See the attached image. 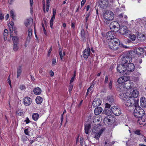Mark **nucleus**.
Returning <instances> with one entry per match:
<instances>
[{
    "label": "nucleus",
    "instance_id": "nucleus-21",
    "mask_svg": "<svg viewBox=\"0 0 146 146\" xmlns=\"http://www.w3.org/2000/svg\"><path fill=\"white\" fill-rule=\"evenodd\" d=\"M141 106L142 107H146V100L145 97H142L140 99Z\"/></svg>",
    "mask_w": 146,
    "mask_h": 146
},
{
    "label": "nucleus",
    "instance_id": "nucleus-61",
    "mask_svg": "<svg viewBox=\"0 0 146 146\" xmlns=\"http://www.w3.org/2000/svg\"><path fill=\"white\" fill-rule=\"evenodd\" d=\"M24 132L26 135H29V133L28 132V130L27 129H25L24 131Z\"/></svg>",
    "mask_w": 146,
    "mask_h": 146
},
{
    "label": "nucleus",
    "instance_id": "nucleus-18",
    "mask_svg": "<svg viewBox=\"0 0 146 146\" xmlns=\"http://www.w3.org/2000/svg\"><path fill=\"white\" fill-rule=\"evenodd\" d=\"M102 101L99 99H95L93 102L92 105L94 107L100 106L101 104Z\"/></svg>",
    "mask_w": 146,
    "mask_h": 146
},
{
    "label": "nucleus",
    "instance_id": "nucleus-32",
    "mask_svg": "<svg viewBox=\"0 0 146 146\" xmlns=\"http://www.w3.org/2000/svg\"><path fill=\"white\" fill-rule=\"evenodd\" d=\"M102 132V131L100 130L98 132H96L94 138L98 139H99L100 135Z\"/></svg>",
    "mask_w": 146,
    "mask_h": 146
},
{
    "label": "nucleus",
    "instance_id": "nucleus-36",
    "mask_svg": "<svg viewBox=\"0 0 146 146\" xmlns=\"http://www.w3.org/2000/svg\"><path fill=\"white\" fill-rule=\"evenodd\" d=\"M55 19V17H52L50 22V25L51 29L53 28V22Z\"/></svg>",
    "mask_w": 146,
    "mask_h": 146
},
{
    "label": "nucleus",
    "instance_id": "nucleus-40",
    "mask_svg": "<svg viewBox=\"0 0 146 146\" xmlns=\"http://www.w3.org/2000/svg\"><path fill=\"white\" fill-rule=\"evenodd\" d=\"M101 117L100 116H99V117H98L97 118H96L94 119L93 121V122L94 123L95 122H100V121L101 120Z\"/></svg>",
    "mask_w": 146,
    "mask_h": 146
},
{
    "label": "nucleus",
    "instance_id": "nucleus-52",
    "mask_svg": "<svg viewBox=\"0 0 146 146\" xmlns=\"http://www.w3.org/2000/svg\"><path fill=\"white\" fill-rule=\"evenodd\" d=\"M52 50V47L51 46L50 47V49L49 50L48 52V56H50V53H51V51Z\"/></svg>",
    "mask_w": 146,
    "mask_h": 146
},
{
    "label": "nucleus",
    "instance_id": "nucleus-51",
    "mask_svg": "<svg viewBox=\"0 0 146 146\" xmlns=\"http://www.w3.org/2000/svg\"><path fill=\"white\" fill-rule=\"evenodd\" d=\"M106 105V108H110L111 105L110 104H109L108 103H106L105 104Z\"/></svg>",
    "mask_w": 146,
    "mask_h": 146
},
{
    "label": "nucleus",
    "instance_id": "nucleus-11",
    "mask_svg": "<svg viewBox=\"0 0 146 146\" xmlns=\"http://www.w3.org/2000/svg\"><path fill=\"white\" fill-rule=\"evenodd\" d=\"M32 34V30L31 29H29L28 32V36L26 40L25 43V47H27V45L29 44L30 40L31 38Z\"/></svg>",
    "mask_w": 146,
    "mask_h": 146
},
{
    "label": "nucleus",
    "instance_id": "nucleus-26",
    "mask_svg": "<svg viewBox=\"0 0 146 146\" xmlns=\"http://www.w3.org/2000/svg\"><path fill=\"white\" fill-rule=\"evenodd\" d=\"M104 111L107 115H111V114L113 113L112 110V107L111 109L110 108L106 109Z\"/></svg>",
    "mask_w": 146,
    "mask_h": 146
},
{
    "label": "nucleus",
    "instance_id": "nucleus-23",
    "mask_svg": "<svg viewBox=\"0 0 146 146\" xmlns=\"http://www.w3.org/2000/svg\"><path fill=\"white\" fill-rule=\"evenodd\" d=\"M136 53L138 54H141L143 53L144 48H137L135 49Z\"/></svg>",
    "mask_w": 146,
    "mask_h": 146
},
{
    "label": "nucleus",
    "instance_id": "nucleus-19",
    "mask_svg": "<svg viewBox=\"0 0 146 146\" xmlns=\"http://www.w3.org/2000/svg\"><path fill=\"white\" fill-rule=\"evenodd\" d=\"M117 81V82H118V83L119 84H121V83H124L123 82V80L122 76L120 77L119 78H118V79ZM128 83H129V84H127V83H125L124 84V85H125V84H127V85H129V82H128ZM125 86H124V85L123 86H121V85H120L119 84V85H118L117 89L118 88L120 87V88H121L122 87H124Z\"/></svg>",
    "mask_w": 146,
    "mask_h": 146
},
{
    "label": "nucleus",
    "instance_id": "nucleus-41",
    "mask_svg": "<svg viewBox=\"0 0 146 146\" xmlns=\"http://www.w3.org/2000/svg\"><path fill=\"white\" fill-rule=\"evenodd\" d=\"M4 18V15L0 11V22H1Z\"/></svg>",
    "mask_w": 146,
    "mask_h": 146
},
{
    "label": "nucleus",
    "instance_id": "nucleus-35",
    "mask_svg": "<svg viewBox=\"0 0 146 146\" xmlns=\"http://www.w3.org/2000/svg\"><path fill=\"white\" fill-rule=\"evenodd\" d=\"M129 36L128 37L130 38L131 40L132 41H134L136 38V36L135 35L133 34V35H128Z\"/></svg>",
    "mask_w": 146,
    "mask_h": 146
},
{
    "label": "nucleus",
    "instance_id": "nucleus-10",
    "mask_svg": "<svg viewBox=\"0 0 146 146\" xmlns=\"http://www.w3.org/2000/svg\"><path fill=\"white\" fill-rule=\"evenodd\" d=\"M116 35L115 32L113 31H110L107 33L106 37L107 39L111 40L116 38H115Z\"/></svg>",
    "mask_w": 146,
    "mask_h": 146
},
{
    "label": "nucleus",
    "instance_id": "nucleus-42",
    "mask_svg": "<svg viewBox=\"0 0 146 146\" xmlns=\"http://www.w3.org/2000/svg\"><path fill=\"white\" fill-rule=\"evenodd\" d=\"M11 16L13 19H14V17H15L14 13L13 11L11 10L10 13Z\"/></svg>",
    "mask_w": 146,
    "mask_h": 146
},
{
    "label": "nucleus",
    "instance_id": "nucleus-28",
    "mask_svg": "<svg viewBox=\"0 0 146 146\" xmlns=\"http://www.w3.org/2000/svg\"><path fill=\"white\" fill-rule=\"evenodd\" d=\"M12 36H11L10 37H12L13 43H17L19 42V38L17 36H13V35L12 34Z\"/></svg>",
    "mask_w": 146,
    "mask_h": 146
},
{
    "label": "nucleus",
    "instance_id": "nucleus-50",
    "mask_svg": "<svg viewBox=\"0 0 146 146\" xmlns=\"http://www.w3.org/2000/svg\"><path fill=\"white\" fill-rule=\"evenodd\" d=\"M108 100L110 102L112 103L113 102V99L112 97H111L110 98H108Z\"/></svg>",
    "mask_w": 146,
    "mask_h": 146
},
{
    "label": "nucleus",
    "instance_id": "nucleus-2",
    "mask_svg": "<svg viewBox=\"0 0 146 146\" xmlns=\"http://www.w3.org/2000/svg\"><path fill=\"white\" fill-rule=\"evenodd\" d=\"M132 58L129 56H124L121 58V64L123 66L127 68L128 71L130 72L133 71L135 69L134 64L131 63Z\"/></svg>",
    "mask_w": 146,
    "mask_h": 146
},
{
    "label": "nucleus",
    "instance_id": "nucleus-34",
    "mask_svg": "<svg viewBox=\"0 0 146 146\" xmlns=\"http://www.w3.org/2000/svg\"><path fill=\"white\" fill-rule=\"evenodd\" d=\"M3 35L4 40L5 41H6L7 40L8 35V31L6 29H5L4 30Z\"/></svg>",
    "mask_w": 146,
    "mask_h": 146
},
{
    "label": "nucleus",
    "instance_id": "nucleus-31",
    "mask_svg": "<svg viewBox=\"0 0 146 146\" xmlns=\"http://www.w3.org/2000/svg\"><path fill=\"white\" fill-rule=\"evenodd\" d=\"M36 102L38 104H40L42 102V98L40 96H38L36 99Z\"/></svg>",
    "mask_w": 146,
    "mask_h": 146
},
{
    "label": "nucleus",
    "instance_id": "nucleus-38",
    "mask_svg": "<svg viewBox=\"0 0 146 146\" xmlns=\"http://www.w3.org/2000/svg\"><path fill=\"white\" fill-rule=\"evenodd\" d=\"M122 77L124 82H125L128 81L129 79V76H123Z\"/></svg>",
    "mask_w": 146,
    "mask_h": 146
},
{
    "label": "nucleus",
    "instance_id": "nucleus-13",
    "mask_svg": "<svg viewBox=\"0 0 146 146\" xmlns=\"http://www.w3.org/2000/svg\"><path fill=\"white\" fill-rule=\"evenodd\" d=\"M112 110L113 113L116 116L119 115L121 113V111L119 108L113 106L112 107Z\"/></svg>",
    "mask_w": 146,
    "mask_h": 146
},
{
    "label": "nucleus",
    "instance_id": "nucleus-54",
    "mask_svg": "<svg viewBox=\"0 0 146 146\" xmlns=\"http://www.w3.org/2000/svg\"><path fill=\"white\" fill-rule=\"evenodd\" d=\"M108 76H106L105 78V84H107L108 82Z\"/></svg>",
    "mask_w": 146,
    "mask_h": 146
},
{
    "label": "nucleus",
    "instance_id": "nucleus-60",
    "mask_svg": "<svg viewBox=\"0 0 146 146\" xmlns=\"http://www.w3.org/2000/svg\"><path fill=\"white\" fill-rule=\"evenodd\" d=\"M83 138L82 137H81L80 140V143L81 145L83 144Z\"/></svg>",
    "mask_w": 146,
    "mask_h": 146
},
{
    "label": "nucleus",
    "instance_id": "nucleus-43",
    "mask_svg": "<svg viewBox=\"0 0 146 146\" xmlns=\"http://www.w3.org/2000/svg\"><path fill=\"white\" fill-rule=\"evenodd\" d=\"M73 85H72L71 84H70V85H69V92L70 93L71 92V91L72 90V89L73 88Z\"/></svg>",
    "mask_w": 146,
    "mask_h": 146
},
{
    "label": "nucleus",
    "instance_id": "nucleus-53",
    "mask_svg": "<svg viewBox=\"0 0 146 146\" xmlns=\"http://www.w3.org/2000/svg\"><path fill=\"white\" fill-rule=\"evenodd\" d=\"M43 9L44 13H45V1H44V3H43Z\"/></svg>",
    "mask_w": 146,
    "mask_h": 146
},
{
    "label": "nucleus",
    "instance_id": "nucleus-44",
    "mask_svg": "<svg viewBox=\"0 0 146 146\" xmlns=\"http://www.w3.org/2000/svg\"><path fill=\"white\" fill-rule=\"evenodd\" d=\"M134 133L137 135H140L141 134V133L140 132V131L139 130H137L134 131Z\"/></svg>",
    "mask_w": 146,
    "mask_h": 146
},
{
    "label": "nucleus",
    "instance_id": "nucleus-49",
    "mask_svg": "<svg viewBox=\"0 0 146 146\" xmlns=\"http://www.w3.org/2000/svg\"><path fill=\"white\" fill-rule=\"evenodd\" d=\"M56 14V10L55 9H53V15L52 17H55Z\"/></svg>",
    "mask_w": 146,
    "mask_h": 146
},
{
    "label": "nucleus",
    "instance_id": "nucleus-27",
    "mask_svg": "<svg viewBox=\"0 0 146 146\" xmlns=\"http://www.w3.org/2000/svg\"><path fill=\"white\" fill-rule=\"evenodd\" d=\"M22 66H20L17 68V78H19L21 75L22 72Z\"/></svg>",
    "mask_w": 146,
    "mask_h": 146
},
{
    "label": "nucleus",
    "instance_id": "nucleus-46",
    "mask_svg": "<svg viewBox=\"0 0 146 146\" xmlns=\"http://www.w3.org/2000/svg\"><path fill=\"white\" fill-rule=\"evenodd\" d=\"M56 62V60L55 58H53L52 59V64L53 65H54L55 64Z\"/></svg>",
    "mask_w": 146,
    "mask_h": 146
},
{
    "label": "nucleus",
    "instance_id": "nucleus-9",
    "mask_svg": "<svg viewBox=\"0 0 146 146\" xmlns=\"http://www.w3.org/2000/svg\"><path fill=\"white\" fill-rule=\"evenodd\" d=\"M126 67H124L122 64H119L118 65L117 67V71L119 73H123L125 72V74H127V72H129L128 71V69Z\"/></svg>",
    "mask_w": 146,
    "mask_h": 146
},
{
    "label": "nucleus",
    "instance_id": "nucleus-20",
    "mask_svg": "<svg viewBox=\"0 0 146 146\" xmlns=\"http://www.w3.org/2000/svg\"><path fill=\"white\" fill-rule=\"evenodd\" d=\"M33 23V19L31 18L26 20L25 22V24L27 27H28L32 25Z\"/></svg>",
    "mask_w": 146,
    "mask_h": 146
},
{
    "label": "nucleus",
    "instance_id": "nucleus-5",
    "mask_svg": "<svg viewBox=\"0 0 146 146\" xmlns=\"http://www.w3.org/2000/svg\"><path fill=\"white\" fill-rule=\"evenodd\" d=\"M104 22L106 24H108L110 22L113 20L114 18V14L111 11H106L104 15Z\"/></svg>",
    "mask_w": 146,
    "mask_h": 146
},
{
    "label": "nucleus",
    "instance_id": "nucleus-55",
    "mask_svg": "<svg viewBox=\"0 0 146 146\" xmlns=\"http://www.w3.org/2000/svg\"><path fill=\"white\" fill-rule=\"evenodd\" d=\"M63 114H62L61 115V117H60V120H61V123H62V121H63Z\"/></svg>",
    "mask_w": 146,
    "mask_h": 146
},
{
    "label": "nucleus",
    "instance_id": "nucleus-8",
    "mask_svg": "<svg viewBox=\"0 0 146 146\" xmlns=\"http://www.w3.org/2000/svg\"><path fill=\"white\" fill-rule=\"evenodd\" d=\"M119 31L121 34L124 35L125 36H128L130 33V31L128 30L127 27L125 26L119 28Z\"/></svg>",
    "mask_w": 146,
    "mask_h": 146
},
{
    "label": "nucleus",
    "instance_id": "nucleus-45",
    "mask_svg": "<svg viewBox=\"0 0 146 146\" xmlns=\"http://www.w3.org/2000/svg\"><path fill=\"white\" fill-rule=\"evenodd\" d=\"M113 83V82L111 80H110V83L109 84V87L110 89H111L112 88V86Z\"/></svg>",
    "mask_w": 146,
    "mask_h": 146
},
{
    "label": "nucleus",
    "instance_id": "nucleus-63",
    "mask_svg": "<svg viewBox=\"0 0 146 146\" xmlns=\"http://www.w3.org/2000/svg\"><path fill=\"white\" fill-rule=\"evenodd\" d=\"M50 76H53L54 75V73L52 70H51L50 71Z\"/></svg>",
    "mask_w": 146,
    "mask_h": 146
},
{
    "label": "nucleus",
    "instance_id": "nucleus-4",
    "mask_svg": "<svg viewBox=\"0 0 146 146\" xmlns=\"http://www.w3.org/2000/svg\"><path fill=\"white\" fill-rule=\"evenodd\" d=\"M122 99L125 100V104L127 107L136 106L138 105L139 101L132 97L127 96Z\"/></svg>",
    "mask_w": 146,
    "mask_h": 146
},
{
    "label": "nucleus",
    "instance_id": "nucleus-37",
    "mask_svg": "<svg viewBox=\"0 0 146 146\" xmlns=\"http://www.w3.org/2000/svg\"><path fill=\"white\" fill-rule=\"evenodd\" d=\"M13 50L15 51H17L18 49V43H13Z\"/></svg>",
    "mask_w": 146,
    "mask_h": 146
},
{
    "label": "nucleus",
    "instance_id": "nucleus-47",
    "mask_svg": "<svg viewBox=\"0 0 146 146\" xmlns=\"http://www.w3.org/2000/svg\"><path fill=\"white\" fill-rule=\"evenodd\" d=\"M25 121L27 124H28L30 122V121L28 117L26 118Z\"/></svg>",
    "mask_w": 146,
    "mask_h": 146
},
{
    "label": "nucleus",
    "instance_id": "nucleus-7",
    "mask_svg": "<svg viewBox=\"0 0 146 146\" xmlns=\"http://www.w3.org/2000/svg\"><path fill=\"white\" fill-rule=\"evenodd\" d=\"M110 27L111 30L115 32H118L119 30V24L117 22L115 21L111 22Z\"/></svg>",
    "mask_w": 146,
    "mask_h": 146
},
{
    "label": "nucleus",
    "instance_id": "nucleus-58",
    "mask_svg": "<svg viewBox=\"0 0 146 146\" xmlns=\"http://www.w3.org/2000/svg\"><path fill=\"white\" fill-rule=\"evenodd\" d=\"M59 54L60 56L61 60H62L63 56H62V54L61 51H60L59 52Z\"/></svg>",
    "mask_w": 146,
    "mask_h": 146
},
{
    "label": "nucleus",
    "instance_id": "nucleus-1",
    "mask_svg": "<svg viewBox=\"0 0 146 146\" xmlns=\"http://www.w3.org/2000/svg\"><path fill=\"white\" fill-rule=\"evenodd\" d=\"M129 85L125 84V86L122 87L121 88H118L117 90L119 92V97L122 99H124L127 96L132 97L135 98H137L139 95V92L135 88H131L130 81L129 82Z\"/></svg>",
    "mask_w": 146,
    "mask_h": 146
},
{
    "label": "nucleus",
    "instance_id": "nucleus-33",
    "mask_svg": "<svg viewBox=\"0 0 146 146\" xmlns=\"http://www.w3.org/2000/svg\"><path fill=\"white\" fill-rule=\"evenodd\" d=\"M137 39L140 41H143L145 39V36L144 35H140L138 36Z\"/></svg>",
    "mask_w": 146,
    "mask_h": 146
},
{
    "label": "nucleus",
    "instance_id": "nucleus-17",
    "mask_svg": "<svg viewBox=\"0 0 146 146\" xmlns=\"http://www.w3.org/2000/svg\"><path fill=\"white\" fill-rule=\"evenodd\" d=\"M134 62L135 65L138 68H140L141 67L139 64H141L142 62V59H141V56H139L138 58L136 59V60L134 61Z\"/></svg>",
    "mask_w": 146,
    "mask_h": 146
},
{
    "label": "nucleus",
    "instance_id": "nucleus-48",
    "mask_svg": "<svg viewBox=\"0 0 146 146\" xmlns=\"http://www.w3.org/2000/svg\"><path fill=\"white\" fill-rule=\"evenodd\" d=\"M20 88L21 90H23L25 89V87L24 85H22L20 86Z\"/></svg>",
    "mask_w": 146,
    "mask_h": 146
},
{
    "label": "nucleus",
    "instance_id": "nucleus-24",
    "mask_svg": "<svg viewBox=\"0 0 146 146\" xmlns=\"http://www.w3.org/2000/svg\"><path fill=\"white\" fill-rule=\"evenodd\" d=\"M41 89L39 87L36 88L33 90V92L36 95L40 94L41 93Z\"/></svg>",
    "mask_w": 146,
    "mask_h": 146
},
{
    "label": "nucleus",
    "instance_id": "nucleus-25",
    "mask_svg": "<svg viewBox=\"0 0 146 146\" xmlns=\"http://www.w3.org/2000/svg\"><path fill=\"white\" fill-rule=\"evenodd\" d=\"M14 23L13 22L11 21L9 23V24H8V26L10 28V35L11 36H12V33L13 32V26H14Z\"/></svg>",
    "mask_w": 146,
    "mask_h": 146
},
{
    "label": "nucleus",
    "instance_id": "nucleus-56",
    "mask_svg": "<svg viewBox=\"0 0 146 146\" xmlns=\"http://www.w3.org/2000/svg\"><path fill=\"white\" fill-rule=\"evenodd\" d=\"M89 17V15L88 14L86 15V22H87L88 20Z\"/></svg>",
    "mask_w": 146,
    "mask_h": 146
},
{
    "label": "nucleus",
    "instance_id": "nucleus-22",
    "mask_svg": "<svg viewBox=\"0 0 146 146\" xmlns=\"http://www.w3.org/2000/svg\"><path fill=\"white\" fill-rule=\"evenodd\" d=\"M102 109L101 107H99L96 108L94 110V113L95 115H98L102 111Z\"/></svg>",
    "mask_w": 146,
    "mask_h": 146
},
{
    "label": "nucleus",
    "instance_id": "nucleus-59",
    "mask_svg": "<svg viewBox=\"0 0 146 146\" xmlns=\"http://www.w3.org/2000/svg\"><path fill=\"white\" fill-rule=\"evenodd\" d=\"M86 0H82L81 2V4L82 6L86 2Z\"/></svg>",
    "mask_w": 146,
    "mask_h": 146
},
{
    "label": "nucleus",
    "instance_id": "nucleus-57",
    "mask_svg": "<svg viewBox=\"0 0 146 146\" xmlns=\"http://www.w3.org/2000/svg\"><path fill=\"white\" fill-rule=\"evenodd\" d=\"M49 7V4H46V11L47 12H48V11Z\"/></svg>",
    "mask_w": 146,
    "mask_h": 146
},
{
    "label": "nucleus",
    "instance_id": "nucleus-64",
    "mask_svg": "<svg viewBox=\"0 0 146 146\" xmlns=\"http://www.w3.org/2000/svg\"><path fill=\"white\" fill-rule=\"evenodd\" d=\"M109 143H110V140L108 139V140H107L106 141H105V144L106 145L107 144H109V145H111V144H110Z\"/></svg>",
    "mask_w": 146,
    "mask_h": 146
},
{
    "label": "nucleus",
    "instance_id": "nucleus-16",
    "mask_svg": "<svg viewBox=\"0 0 146 146\" xmlns=\"http://www.w3.org/2000/svg\"><path fill=\"white\" fill-rule=\"evenodd\" d=\"M23 102L25 105L29 106L31 103L32 100L30 98L27 97L24 98Z\"/></svg>",
    "mask_w": 146,
    "mask_h": 146
},
{
    "label": "nucleus",
    "instance_id": "nucleus-3",
    "mask_svg": "<svg viewBox=\"0 0 146 146\" xmlns=\"http://www.w3.org/2000/svg\"><path fill=\"white\" fill-rule=\"evenodd\" d=\"M135 107V109L133 112L134 115L135 117L139 118L138 123L140 125L142 124L144 121L142 120L141 117L145 115V112L143 109L139 106V105Z\"/></svg>",
    "mask_w": 146,
    "mask_h": 146
},
{
    "label": "nucleus",
    "instance_id": "nucleus-12",
    "mask_svg": "<svg viewBox=\"0 0 146 146\" xmlns=\"http://www.w3.org/2000/svg\"><path fill=\"white\" fill-rule=\"evenodd\" d=\"M113 118L111 115H107L104 119V121L105 124L108 125L113 122Z\"/></svg>",
    "mask_w": 146,
    "mask_h": 146
},
{
    "label": "nucleus",
    "instance_id": "nucleus-6",
    "mask_svg": "<svg viewBox=\"0 0 146 146\" xmlns=\"http://www.w3.org/2000/svg\"><path fill=\"white\" fill-rule=\"evenodd\" d=\"M119 41L117 38H115L109 42V46L112 50H115L119 47Z\"/></svg>",
    "mask_w": 146,
    "mask_h": 146
},
{
    "label": "nucleus",
    "instance_id": "nucleus-39",
    "mask_svg": "<svg viewBox=\"0 0 146 146\" xmlns=\"http://www.w3.org/2000/svg\"><path fill=\"white\" fill-rule=\"evenodd\" d=\"M101 5H108V2L107 0H102L101 2Z\"/></svg>",
    "mask_w": 146,
    "mask_h": 146
},
{
    "label": "nucleus",
    "instance_id": "nucleus-15",
    "mask_svg": "<svg viewBox=\"0 0 146 146\" xmlns=\"http://www.w3.org/2000/svg\"><path fill=\"white\" fill-rule=\"evenodd\" d=\"M90 50L88 47H87L83 52V56L85 59H87L90 54Z\"/></svg>",
    "mask_w": 146,
    "mask_h": 146
},
{
    "label": "nucleus",
    "instance_id": "nucleus-29",
    "mask_svg": "<svg viewBox=\"0 0 146 146\" xmlns=\"http://www.w3.org/2000/svg\"><path fill=\"white\" fill-rule=\"evenodd\" d=\"M85 132L86 134H88L89 133V131L90 128V125L89 124H87L85 125Z\"/></svg>",
    "mask_w": 146,
    "mask_h": 146
},
{
    "label": "nucleus",
    "instance_id": "nucleus-30",
    "mask_svg": "<svg viewBox=\"0 0 146 146\" xmlns=\"http://www.w3.org/2000/svg\"><path fill=\"white\" fill-rule=\"evenodd\" d=\"M39 115L37 113H33L32 116L33 119L35 121H36L39 118Z\"/></svg>",
    "mask_w": 146,
    "mask_h": 146
},
{
    "label": "nucleus",
    "instance_id": "nucleus-62",
    "mask_svg": "<svg viewBox=\"0 0 146 146\" xmlns=\"http://www.w3.org/2000/svg\"><path fill=\"white\" fill-rule=\"evenodd\" d=\"M74 77H72L71 78L70 81V84H71L74 81Z\"/></svg>",
    "mask_w": 146,
    "mask_h": 146
},
{
    "label": "nucleus",
    "instance_id": "nucleus-14",
    "mask_svg": "<svg viewBox=\"0 0 146 146\" xmlns=\"http://www.w3.org/2000/svg\"><path fill=\"white\" fill-rule=\"evenodd\" d=\"M81 35L82 38V40L83 42H85L86 39L88 38V34L87 32H85L84 29L81 30Z\"/></svg>",
    "mask_w": 146,
    "mask_h": 146
}]
</instances>
